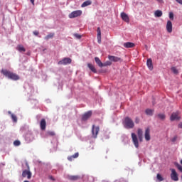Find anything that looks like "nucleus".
I'll list each match as a JSON object with an SVG mask.
<instances>
[{"instance_id":"obj_1","label":"nucleus","mask_w":182,"mask_h":182,"mask_svg":"<svg viewBox=\"0 0 182 182\" xmlns=\"http://www.w3.org/2000/svg\"><path fill=\"white\" fill-rule=\"evenodd\" d=\"M1 73L5 76L7 79H9L10 80H19L21 79V77L18 75L16 73H14L6 69H1Z\"/></svg>"},{"instance_id":"obj_2","label":"nucleus","mask_w":182,"mask_h":182,"mask_svg":"<svg viewBox=\"0 0 182 182\" xmlns=\"http://www.w3.org/2000/svg\"><path fill=\"white\" fill-rule=\"evenodd\" d=\"M23 88L25 89L26 92L27 93V96H33V93H35V88L32 84H29L28 82H25Z\"/></svg>"},{"instance_id":"obj_3","label":"nucleus","mask_w":182,"mask_h":182,"mask_svg":"<svg viewBox=\"0 0 182 182\" xmlns=\"http://www.w3.org/2000/svg\"><path fill=\"white\" fill-rule=\"evenodd\" d=\"M124 127L125 129H133L134 127V122H133V120H132L130 117H125L124 122Z\"/></svg>"},{"instance_id":"obj_4","label":"nucleus","mask_w":182,"mask_h":182,"mask_svg":"<svg viewBox=\"0 0 182 182\" xmlns=\"http://www.w3.org/2000/svg\"><path fill=\"white\" fill-rule=\"evenodd\" d=\"M26 166L27 167V169L23 171L22 177L25 178L27 176L28 180H31V178H32V172L29 171V164H28V162L26 163Z\"/></svg>"},{"instance_id":"obj_5","label":"nucleus","mask_w":182,"mask_h":182,"mask_svg":"<svg viewBox=\"0 0 182 182\" xmlns=\"http://www.w3.org/2000/svg\"><path fill=\"white\" fill-rule=\"evenodd\" d=\"M25 140L26 143H32L35 140V135L32 132L28 131L25 136Z\"/></svg>"},{"instance_id":"obj_6","label":"nucleus","mask_w":182,"mask_h":182,"mask_svg":"<svg viewBox=\"0 0 182 182\" xmlns=\"http://www.w3.org/2000/svg\"><path fill=\"white\" fill-rule=\"evenodd\" d=\"M100 130V128L99 127V126L92 125V136L93 139H97V134H99Z\"/></svg>"},{"instance_id":"obj_7","label":"nucleus","mask_w":182,"mask_h":182,"mask_svg":"<svg viewBox=\"0 0 182 182\" xmlns=\"http://www.w3.org/2000/svg\"><path fill=\"white\" fill-rule=\"evenodd\" d=\"M171 173V178L173 180V181H178V174L177 173V171H176V169L171 168L170 169Z\"/></svg>"},{"instance_id":"obj_8","label":"nucleus","mask_w":182,"mask_h":182,"mask_svg":"<svg viewBox=\"0 0 182 182\" xmlns=\"http://www.w3.org/2000/svg\"><path fill=\"white\" fill-rule=\"evenodd\" d=\"M72 63V59L70 58H64L58 62V65H70Z\"/></svg>"},{"instance_id":"obj_9","label":"nucleus","mask_w":182,"mask_h":182,"mask_svg":"<svg viewBox=\"0 0 182 182\" xmlns=\"http://www.w3.org/2000/svg\"><path fill=\"white\" fill-rule=\"evenodd\" d=\"M80 15H82V11L81 10H76V11H74L71 12L69 14V18L70 19H72L73 18H77V16H80Z\"/></svg>"},{"instance_id":"obj_10","label":"nucleus","mask_w":182,"mask_h":182,"mask_svg":"<svg viewBox=\"0 0 182 182\" xmlns=\"http://www.w3.org/2000/svg\"><path fill=\"white\" fill-rule=\"evenodd\" d=\"M132 141L136 149H139V139H137V135L134 133H132Z\"/></svg>"},{"instance_id":"obj_11","label":"nucleus","mask_w":182,"mask_h":182,"mask_svg":"<svg viewBox=\"0 0 182 182\" xmlns=\"http://www.w3.org/2000/svg\"><path fill=\"white\" fill-rule=\"evenodd\" d=\"M120 16L124 22H126L127 23H129V22H130V18H129V15H127V14H126L125 12H122Z\"/></svg>"},{"instance_id":"obj_12","label":"nucleus","mask_w":182,"mask_h":182,"mask_svg":"<svg viewBox=\"0 0 182 182\" xmlns=\"http://www.w3.org/2000/svg\"><path fill=\"white\" fill-rule=\"evenodd\" d=\"M92 111H88L85 112L82 117V122H86V120L90 119V117H92Z\"/></svg>"},{"instance_id":"obj_13","label":"nucleus","mask_w":182,"mask_h":182,"mask_svg":"<svg viewBox=\"0 0 182 182\" xmlns=\"http://www.w3.org/2000/svg\"><path fill=\"white\" fill-rule=\"evenodd\" d=\"M97 39L98 43H102V30H100V27H97Z\"/></svg>"},{"instance_id":"obj_14","label":"nucleus","mask_w":182,"mask_h":182,"mask_svg":"<svg viewBox=\"0 0 182 182\" xmlns=\"http://www.w3.org/2000/svg\"><path fill=\"white\" fill-rule=\"evenodd\" d=\"M166 31L168 33H171L173 32V23H171L170 20L167 21Z\"/></svg>"},{"instance_id":"obj_15","label":"nucleus","mask_w":182,"mask_h":182,"mask_svg":"<svg viewBox=\"0 0 182 182\" xmlns=\"http://www.w3.org/2000/svg\"><path fill=\"white\" fill-rule=\"evenodd\" d=\"M144 137H145V140L146 141H150V128H146L145 130V134H144Z\"/></svg>"},{"instance_id":"obj_16","label":"nucleus","mask_w":182,"mask_h":182,"mask_svg":"<svg viewBox=\"0 0 182 182\" xmlns=\"http://www.w3.org/2000/svg\"><path fill=\"white\" fill-rule=\"evenodd\" d=\"M108 59L111 60V62H120L122 60L121 58L113 56V55H109Z\"/></svg>"},{"instance_id":"obj_17","label":"nucleus","mask_w":182,"mask_h":182,"mask_svg":"<svg viewBox=\"0 0 182 182\" xmlns=\"http://www.w3.org/2000/svg\"><path fill=\"white\" fill-rule=\"evenodd\" d=\"M179 119L178 114L176 112H173L170 117L171 122H174V120H178Z\"/></svg>"},{"instance_id":"obj_18","label":"nucleus","mask_w":182,"mask_h":182,"mask_svg":"<svg viewBox=\"0 0 182 182\" xmlns=\"http://www.w3.org/2000/svg\"><path fill=\"white\" fill-rule=\"evenodd\" d=\"M146 65H147L148 69H149V70H153V60H151V58H149L147 60Z\"/></svg>"},{"instance_id":"obj_19","label":"nucleus","mask_w":182,"mask_h":182,"mask_svg":"<svg viewBox=\"0 0 182 182\" xmlns=\"http://www.w3.org/2000/svg\"><path fill=\"white\" fill-rule=\"evenodd\" d=\"M40 127L41 130H46V120L45 119H42L40 123Z\"/></svg>"},{"instance_id":"obj_20","label":"nucleus","mask_w":182,"mask_h":182,"mask_svg":"<svg viewBox=\"0 0 182 182\" xmlns=\"http://www.w3.org/2000/svg\"><path fill=\"white\" fill-rule=\"evenodd\" d=\"M137 134L139 141H143V130L141 129H138Z\"/></svg>"},{"instance_id":"obj_21","label":"nucleus","mask_w":182,"mask_h":182,"mask_svg":"<svg viewBox=\"0 0 182 182\" xmlns=\"http://www.w3.org/2000/svg\"><path fill=\"white\" fill-rule=\"evenodd\" d=\"M95 63L100 67V68H103V63H102V60H100V58L98 57L95 58Z\"/></svg>"},{"instance_id":"obj_22","label":"nucleus","mask_w":182,"mask_h":182,"mask_svg":"<svg viewBox=\"0 0 182 182\" xmlns=\"http://www.w3.org/2000/svg\"><path fill=\"white\" fill-rule=\"evenodd\" d=\"M87 68L92 71L93 72V73H97V70H96V68H95V66L93 65H92L91 63H88L87 64Z\"/></svg>"},{"instance_id":"obj_23","label":"nucleus","mask_w":182,"mask_h":182,"mask_svg":"<svg viewBox=\"0 0 182 182\" xmlns=\"http://www.w3.org/2000/svg\"><path fill=\"white\" fill-rule=\"evenodd\" d=\"M154 16L155 18H161V16H163V11H161V10H156L154 12Z\"/></svg>"},{"instance_id":"obj_24","label":"nucleus","mask_w":182,"mask_h":182,"mask_svg":"<svg viewBox=\"0 0 182 182\" xmlns=\"http://www.w3.org/2000/svg\"><path fill=\"white\" fill-rule=\"evenodd\" d=\"M89 5H92V1L87 0L82 4L81 8H85V6H89Z\"/></svg>"},{"instance_id":"obj_25","label":"nucleus","mask_w":182,"mask_h":182,"mask_svg":"<svg viewBox=\"0 0 182 182\" xmlns=\"http://www.w3.org/2000/svg\"><path fill=\"white\" fill-rule=\"evenodd\" d=\"M134 43L132 42H127L124 43V47L127 48H134Z\"/></svg>"},{"instance_id":"obj_26","label":"nucleus","mask_w":182,"mask_h":182,"mask_svg":"<svg viewBox=\"0 0 182 182\" xmlns=\"http://www.w3.org/2000/svg\"><path fill=\"white\" fill-rule=\"evenodd\" d=\"M145 113L147 116H153V114H154V109H146L145 110Z\"/></svg>"},{"instance_id":"obj_27","label":"nucleus","mask_w":182,"mask_h":182,"mask_svg":"<svg viewBox=\"0 0 182 182\" xmlns=\"http://www.w3.org/2000/svg\"><path fill=\"white\" fill-rule=\"evenodd\" d=\"M55 36V33H49L45 38V41H49V39H52Z\"/></svg>"},{"instance_id":"obj_28","label":"nucleus","mask_w":182,"mask_h":182,"mask_svg":"<svg viewBox=\"0 0 182 182\" xmlns=\"http://www.w3.org/2000/svg\"><path fill=\"white\" fill-rule=\"evenodd\" d=\"M9 114H11V117L13 120V122H18V117H16V115H15L14 114H12V112H11V111L8 112Z\"/></svg>"},{"instance_id":"obj_29","label":"nucleus","mask_w":182,"mask_h":182,"mask_svg":"<svg viewBox=\"0 0 182 182\" xmlns=\"http://www.w3.org/2000/svg\"><path fill=\"white\" fill-rule=\"evenodd\" d=\"M17 50L18 52H26V50L25 49V48L22 45H18L17 46Z\"/></svg>"},{"instance_id":"obj_30","label":"nucleus","mask_w":182,"mask_h":182,"mask_svg":"<svg viewBox=\"0 0 182 182\" xmlns=\"http://www.w3.org/2000/svg\"><path fill=\"white\" fill-rule=\"evenodd\" d=\"M157 116L160 120H166V114L164 113L158 114Z\"/></svg>"},{"instance_id":"obj_31","label":"nucleus","mask_w":182,"mask_h":182,"mask_svg":"<svg viewBox=\"0 0 182 182\" xmlns=\"http://www.w3.org/2000/svg\"><path fill=\"white\" fill-rule=\"evenodd\" d=\"M69 180H71L72 181H76V180H77V178H79V176H70L68 177Z\"/></svg>"},{"instance_id":"obj_32","label":"nucleus","mask_w":182,"mask_h":182,"mask_svg":"<svg viewBox=\"0 0 182 182\" xmlns=\"http://www.w3.org/2000/svg\"><path fill=\"white\" fill-rule=\"evenodd\" d=\"M156 178L157 180H159V181H163L164 180V178H163V176H161L160 173H158L156 175Z\"/></svg>"},{"instance_id":"obj_33","label":"nucleus","mask_w":182,"mask_h":182,"mask_svg":"<svg viewBox=\"0 0 182 182\" xmlns=\"http://www.w3.org/2000/svg\"><path fill=\"white\" fill-rule=\"evenodd\" d=\"M169 19L174 21V13H173V11L169 12Z\"/></svg>"},{"instance_id":"obj_34","label":"nucleus","mask_w":182,"mask_h":182,"mask_svg":"<svg viewBox=\"0 0 182 182\" xmlns=\"http://www.w3.org/2000/svg\"><path fill=\"white\" fill-rule=\"evenodd\" d=\"M171 70L175 75H177V73H178V70H177L176 67H172Z\"/></svg>"},{"instance_id":"obj_35","label":"nucleus","mask_w":182,"mask_h":182,"mask_svg":"<svg viewBox=\"0 0 182 182\" xmlns=\"http://www.w3.org/2000/svg\"><path fill=\"white\" fill-rule=\"evenodd\" d=\"M111 65L112 62L106 61L105 63H102V68H105V66H110Z\"/></svg>"},{"instance_id":"obj_36","label":"nucleus","mask_w":182,"mask_h":182,"mask_svg":"<svg viewBox=\"0 0 182 182\" xmlns=\"http://www.w3.org/2000/svg\"><path fill=\"white\" fill-rule=\"evenodd\" d=\"M73 36L75 38H76V39H82V35L79 33H74Z\"/></svg>"},{"instance_id":"obj_37","label":"nucleus","mask_w":182,"mask_h":182,"mask_svg":"<svg viewBox=\"0 0 182 182\" xmlns=\"http://www.w3.org/2000/svg\"><path fill=\"white\" fill-rule=\"evenodd\" d=\"M14 145L16 146H21V141H19V140L14 141Z\"/></svg>"},{"instance_id":"obj_38","label":"nucleus","mask_w":182,"mask_h":182,"mask_svg":"<svg viewBox=\"0 0 182 182\" xmlns=\"http://www.w3.org/2000/svg\"><path fill=\"white\" fill-rule=\"evenodd\" d=\"M176 166L178 170H179V171H181V173H182V166H181V165H180V164H178V163H176Z\"/></svg>"},{"instance_id":"obj_39","label":"nucleus","mask_w":182,"mask_h":182,"mask_svg":"<svg viewBox=\"0 0 182 182\" xmlns=\"http://www.w3.org/2000/svg\"><path fill=\"white\" fill-rule=\"evenodd\" d=\"M177 139H178V136L177 135L174 136L171 139V141L172 143H176V141H177Z\"/></svg>"},{"instance_id":"obj_40","label":"nucleus","mask_w":182,"mask_h":182,"mask_svg":"<svg viewBox=\"0 0 182 182\" xmlns=\"http://www.w3.org/2000/svg\"><path fill=\"white\" fill-rule=\"evenodd\" d=\"M47 134H48V136H55V132H53V131H48V132H47Z\"/></svg>"},{"instance_id":"obj_41","label":"nucleus","mask_w":182,"mask_h":182,"mask_svg":"<svg viewBox=\"0 0 182 182\" xmlns=\"http://www.w3.org/2000/svg\"><path fill=\"white\" fill-rule=\"evenodd\" d=\"M31 103H32V105H34V106H36V105H38V100H32Z\"/></svg>"},{"instance_id":"obj_42","label":"nucleus","mask_w":182,"mask_h":182,"mask_svg":"<svg viewBox=\"0 0 182 182\" xmlns=\"http://www.w3.org/2000/svg\"><path fill=\"white\" fill-rule=\"evenodd\" d=\"M73 159H77L79 157V153L77 152L73 155Z\"/></svg>"},{"instance_id":"obj_43","label":"nucleus","mask_w":182,"mask_h":182,"mask_svg":"<svg viewBox=\"0 0 182 182\" xmlns=\"http://www.w3.org/2000/svg\"><path fill=\"white\" fill-rule=\"evenodd\" d=\"M33 35H35V36H38V35H39V31H35L33 32Z\"/></svg>"},{"instance_id":"obj_44","label":"nucleus","mask_w":182,"mask_h":182,"mask_svg":"<svg viewBox=\"0 0 182 182\" xmlns=\"http://www.w3.org/2000/svg\"><path fill=\"white\" fill-rule=\"evenodd\" d=\"M73 159L74 158H73V155L68 157V160H69V161H72L73 160Z\"/></svg>"},{"instance_id":"obj_45","label":"nucleus","mask_w":182,"mask_h":182,"mask_svg":"<svg viewBox=\"0 0 182 182\" xmlns=\"http://www.w3.org/2000/svg\"><path fill=\"white\" fill-rule=\"evenodd\" d=\"M178 127L179 129H182V122H180V123L178 124Z\"/></svg>"},{"instance_id":"obj_46","label":"nucleus","mask_w":182,"mask_h":182,"mask_svg":"<svg viewBox=\"0 0 182 182\" xmlns=\"http://www.w3.org/2000/svg\"><path fill=\"white\" fill-rule=\"evenodd\" d=\"M178 4L182 5V0H176Z\"/></svg>"},{"instance_id":"obj_47","label":"nucleus","mask_w":182,"mask_h":182,"mask_svg":"<svg viewBox=\"0 0 182 182\" xmlns=\"http://www.w3.org/2000/svg\"><path fill=\"white\" fill-rule=\"evenodd\" d=\"M140 122V119H139V118H136L135 119V123H139Z\"/></svg>"},{"instance_id":"obj_48","label":"nucleus","mask_w":182,"mask_h":182,"mask_svg":"<svg viewBox=\"0 0 182 182\" xmlns=\"http://www.w3.org/2000/svg\"><path fill=\"white\" fill-rule=\"evenodd\" d=\"M30 1L32 4V5H35V0H30Z\"/></svg>"},{"instance_id":"obj_49","label":"nucleus","mask_w":182,"mask_h":182,"mask_svg":"<svg viewBox=\"0 0 182 182\" xmlns=\"http://www.w3.org/2000/svg\"><path fill=\"white\" fill-rule=\"evenodd\" d=\"M120 182H127V181L126 180H124L123 178H121Z\"/></svg>"},{"instance_id":"obj_50","label":"nucleus","mask_w":182,"mask_h":182,"mask_svg":"<svg viewBox=\"0 0 182 182\" xmlns=\"http://www.w3.org/2000/svg\"><path fill=\"white\" fill-rule=\"evenodd\" d=\"M159 4H163V0H156Z\"/></svg>"},{"instance_id":"obj_51","label":"nucleus","mask_w":182,"mask_h":182,"mask_svg":"<svg viewBox=\"0 0 182 182\" xmlns=\"http://www.w3.org/2000/svg\"><path fill=\"white\" fill-rule=\"evenodd\" d=\"M124 137H125V140L127 141L129 140V138L127 137V136H124Z\"/></svg>"},{"instance_id":"obj_52","label":"nucleus","mask_w":182,"mask_h":182,"mask_svg":"<svg viewBox=\"0 0 182 182\" xmlns=\"http://www.w3.org/2000/svg\"><path fill=\"white\" fill-rule=\"evenodd\" d=\"M50 180H53V181H55V178H53V177H52V176H50Z\"/></svg>"},{"instance_id":"obj_53","label":"nucleus","mask_w":182,"mask_h":182,"mask_svg":"<svg viewBox=\"0 0 182 182\" xmlns=\"http://www.w3.org/2000/svg\"><path fill=\"white\" fill-rule=\"evenodd\" d=\"M181 164H182V159L181 160Z\"/></svg>"}]
</instances>
